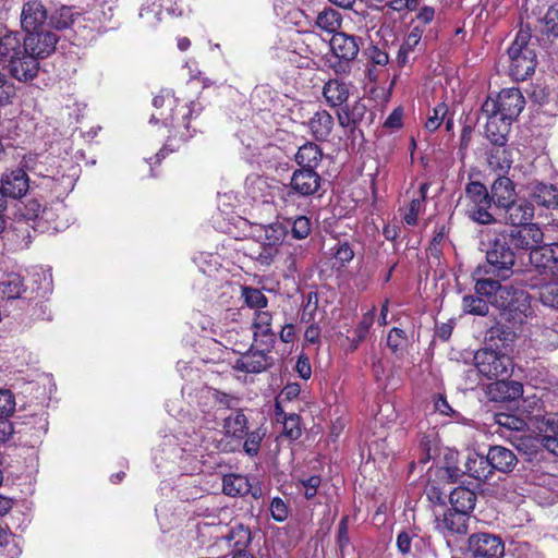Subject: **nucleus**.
Wrapping results in <instances>:
<instances>
[{"instance_id":"17","label":"nucleus","mask_w":558,"mask_h":558,"mask_svg":"<svg viewBox=\"0 0 558 558\" xmlns=\"http://www.w3.org/2000/svg\"><path fill=\"white\" fill-rule=\"evenodd\" d=\"M28 177L22 169L5 173L1 179L0 190L8 198H21L28 191Z\"/></svg>"},{"instance_id":"46","label":"nucleus","mask_w":558,"mask_h":558,"mask_svg":"<svg viewBox=\"0 0 558 558\" xmlns=\"http://www.w3.org/2000/svg\"><path fill=\"white\" fill-rule=\"evenodd\" d=\"M535 342L546 350L558 348V329L554 327H542L535 332Z\"/></svg>"},{"instance_id":"53","label":"nucleus","mask_w":558,"mask_h":558,"mask_svg":"<svg viewBox=\"0 0 558 558\" xmlns=\"http://www.w3.org/2000/svg\"><path fill=\"white\" fill-rule=\"evenodd\" d=\"M422 538L414 532L402 531L397 536V547L402 555L412 554V545L417 546Z\"/></svg>"},{"instance_id":"12","label":"nucleus","mask_w":558,"mask_h":558,"mask_svg":"<svg viewBox=\"0 0 558 558\" xmlns=\"http://www.w3.org/2000/svg\"><path fill=\"white\" fill-rule=\"evenodd\" d=\"M322 186V177L313 169L300 168L290 179L288 195L296 194L301 197L315 195Z\"/></svg>"},{"instance_id":"14","label":"nucleus","mask_w":558,"mask_h":558,"mask_svg":"<svg viewBox=\"0 0 558 558\" xmlns=\"http://www.w3.org/2000/svg\"><path fill=\"white\" fill-rule=\"evenodd\" d=\"M57 43V35L49 31H36L28 33L22 40V45L27 48L36 60L38 58H46L52 53L56 49Z\"/></svg>"},{"instance_id":"44","label":"nucleus","mask_w":558,"mask_h":558,"mask_svg":"<svg viewBox=\"0 0 558 558\" xmlns=\"http://www.w3.org/2000/svg\"><path fill=\"white\" fill-rule=\"evenodd\" d=\"M474 290L477 295L485 296L488 302H493V298H495L498 292L502 291V287L499 280L484 278L476 280Z\"/></svg>"},{"instance_id":"22","label":"nucleus","mask_w":558,"mask_h":558,"mask_svg":"<svg viewBox=\"0 0 558 558\" xmlns=\"http://www.w3.org/2000/svg\"><path fill=\"white\" fill-rule=\"evenodd\" d=\"M487 457L493 473L495 471L509 473L515 468L518 462V459L513 451L504 446L489 447Z\"/></svg>"},{"instance_id":"56","label":"nucleus","mask_w":558,"mask_h":558,"mask_svg":"<svg viewBox=\"0 0 558 558\" xmlns=\"http://www.w3.org/2000/svg\"><path fill=\"white\" fill-rule=\"evenodd\" d=\"M15 411V398L13 393L8 389H0V417H4L7 420Z\"/></svg>"},{"instance_id":"3","label":"nucleus","mask_w":558,"mask_h":558,"mask_svg":"<svg viewBox=\"0 0 558 558\" xmlns=\"http://www.w3.org/2000/svg\"><path fill=\"white\" fill-rule=\"evenodd\" d=\"M0 60L20 82H28L37 76L39 63L16 34L9 33L1 37Z\"/></svg>"},{"instance_id":"33","label":"nucleus","mask_w":558,"mask_h":558,"mask_svg":"<svg viewBox=\"0 0 558 558\" xmlns=\"http://www.w3.org/2000/svg\"><path fill=\"white\" fill-rule=\"evenodd\" d=\"M322 157L323 153L318 145L308 142L299 148L295 155V161L301 168L315 170L322 161Z\"/></svg>"},{"instance_id":"61","label":"nucleus","mask_w":558,"mask_h":558,"mask_svg":"<svg viewBox=\"0 0 558 558\" xmlns=\"http://www.w3.org/2000/svg\"><path fill=\"white\" fill-rule=\"evenodd\" d=\"M269 510L272 519L277 522H283L289 517V508L280 497L272 498Z\"/></svg>"},{"instance_id":"20","label":"nucleus","mask_w":558,"mask_h":558,"mask_svg":"<svg viewBox=\"0 0 558 558\" xmlns=\"http://www.w3.org/2000/svg\"><path fill=\"white\" fill-rule=\"evenodd\" d=\"M330 48L338 59L352 61L359 53L357 38L345 33H335L330 39Z\"/></svg>"},{"instance_id":"51","label":"nucleus","mask_w":558,"mask_h":558,"mask_svg":"<svg viewBox=\"0 0 558 558\" xmlns=\"http://www.w3.org/2000/svg\"><path fill=\"white\" fill-rule=\"evenodd\" d=\"M161 7L156 3L143 5L140 11V17L148 28H155L161 21Z\"/></svg>"},{"instance_id":"41","label":"nucleus","mask_w":558,"mask_h":558,"mask_svg":"<svg viewBox=\"0 0 558 558\" xmlns=\"http://www.w3.org/2000/svg\"><path fill=\"white\" fill-rule=\"evenodd\" d=\"M539 439L544 436L558 435V413H546L535 417Z\"/></svg>"},{"instance_id":"4","label":"nucleus","mask_w":558,"mask_h":558,"mask_svg":"<svg viewBox=\"0 0 558 558\" xmlns=\"http://www.w3.org/2000/svg\"><path fill=\"white\" fill-rule=\"evenodd\" d=\"M508 70L515 81H525L534 74L537 65L535 44L529 27H520L510 47L507 49Z\"/></svg>"},{"instance_id":"8","label":"nucleus","mask_w":558,"mask_h":558,"mask_svg":"<svg viewBox=\"0 0 558 558\" xmlns=\"http://www.w3.org/2000/svg\"><path fill=\"white\" fill-rule=\"evenodd\" d=\"M474 363L478 373L487 379L509 378L513 372L512 359L490 349L478 350Z\"/></svg>"},{"instance_id":"31","label":"nucleus","mask_w":558,"mask_h":558,"mask_svg":"<svg viewBox=\"0 0 558 558\" xmlns=\"http://www.w3.org/2000/svg\"><path fill=\"white\" fill-rule=\"evenodd\" d=\"M349 94L348 85L338 80L328 81L323 88V95L331 107L342 106L348 100Z\"/></svg>"},{"instance_id":"37","label":"nucleus","mask_w":558,"mask_h":558,"mask_svg":"<svg viewBox=\"0 0 558 558\" xmlns=\"http://www.w3.org/2000/svg\"><path fill=\"white\" fill-rule=\"evenodd\" d=\"M276 417L278 422H281L283 425V434L290 439H298L302 432L300 426V416L292 413L286 414L282 409L277 404L276 405Z\"/></svg>"},{"instance_id":"27","label":"nucleus","mask_w":558,"mask_h":558,"mask_svg":"<svg viewBox=\"0 0 558 558\" xmlns=\"http://www.w3.org/2000/svg\"><path fill=\"white\" fill-rule=\"evenodd\" d=\"M311 134L317 141H326L333 128V118L326 110H319L308 121Z\"/></svg>"},{"instance_id":"7","label":"nucleus","mask_w":558,"mask_h":558,"mask_svg":"<svg viewBox=\"0 0 558 558\" xmlns=\"http://www.w3.org/2000/svg\"><path fill=\"white\" fill-rule=\"evenodd\" d=\"M525 99L519 88H504L496 98L488 97L482 105L483 114H498L506 121H514L522 112Z\"/></svg>"},{"instance_id":"58","label":"nucleus","mask_w":558,"mask_h":558,"mask_svg":"<svg viewBox=\"0 0 558 558\" xmlns=\"http://www.w3.org/2000/svg\"><path fill=\"white\" fill-rule=\"evenodd\" d=\"M254 340L255 342H260L264 348L262 350L269 351L276 341V333L272 331L271 327L267 328H254Z\"/></svg>"},{"instance_id":"54","label":"nucleus","mask_w":558,"mask_h":558,"mask_svg":"<svg viewBox=\"0 0 558 558\" xmlns=\"http://www.w3.org/2000/svg\"><path fill=\"white\" fill-rule=\"evenodd\" d=\"M209 392L211 395V398H213L215 404H217L219 407V409L231 410L232 412L239 409V403H240L239 398L228 395L226 392L219 391L217 389H214Z\"/></svg>"},{"instance_id":"36","label":"nucleus","mask_w":558,"mask_h":558,"mask_svg":"<svg viewBox=\"0 0 558 558\" xmlns=\"http://www.w3.org/2000/svg\"><path fill=\"white\" fill-rule=\"evenodd\" d=\"M423 35V29L418 26H415L411 29V32L405 37L403 44L400 46L398 51L397 60L399 65L404 66L409 62V56L415 49V47L420 44Z\"/></svg>"},{"instance_id":"50","label":"nucleus","mask_w":558,"mask_h":558,"mask_svg":"<svg viewBox=\"0 0 558 558\" xmlns=\"http://www.w3.org/2000/svg\"><path fill=\"white\" fill-rule=\"evenodd\" d=\"M242 298L245 304L251 308L260 310L267 306V298L256 288L243 287Z\"/></svg>"},{"instance_id":"43","label":"nucleus","mask_w":558,"mask_h":558,"mask_svg":"<svg viewBox=\"0 0 558 558\" xmlns=\"http://www.w3.org/2000/svg\"><path fill=\"white\" fill-rule=\"evenodd\" d=\"M409 345V338L404 330L392 328L387 336V347L396 355H402Z\"/></svg>"},{"instance_id":"59","label":"nucleus","mask_w":558,"mask_h":558,"mask_svg":"<svg viewBox=\"0 0 558 558\" xmlns=\"http://www.w3.org/2000/svg\"><path fill=\"white\" fill-rule=\"evenodd\" d=\"M311 232V220L305 216H299L293 220L291 233L294 239L302 240Z\"/></svg>"},{"instance_id":"1","label":"nucleus","mask_w":558,"mask_h":558,"mask_svg":"<svg viewBox=\"0 0 558 558\" xmlns=\"http://www.w3.org/2000/svg\"><path fill=\"white\" fill-rule=\"evenodd\" d=\"M153 105L157 109L166 107L169 111L167 113L165 111H160L158 114L153 113L150 118V122L162 121L170 133L167 143L155 157L154 163L157 165L165 157L166 151H173L179 148V145L174 143L177 140L185 142L192 137L189 119L193 114H198L202 111V107L195 101H191L189 105H178L177 99L169 90L157 95L153 100Z\"/></svg>"},{"instance_id":"39","label":"nucleus","mask_w":558,"mask_h":558,"mask_svg":"<svg viewBox=\"0 0 558 558\" xmlns=\"http://www.w3.org/2000/svg\"><path fill=\"white\" fill-rule=\"evenodd\" d=\"M493 201H488V204L468 205L466 214L468 217L481 225H492L497 221L495 214L489 211L492 208Z\"/></svg>"},{"instance_id":"49","label":"nucleus","mask_w":558,"mask_h":558,"mask_svg":"<svg viewBox=\"0 0 558 558\" xmlns=\"http://www.w3.org/2000/svg\"><path fill=\"white\" fill-rule=\"evenodd\" d=\"M543 34L548 38H558V3L553 4L543 17Z\"/></svg>"},{"instance_id":"42","label":"nucleus","mask_w":558,"mask_h":558,"mask_svg":"<svg viewBox=\"0 0 558 558\" xmlns=\"http://www.w3.org/2000/svg\"><path fill=\"white\" fill-rule=\"evenodd\" d=\"M465 197L469 201L468 205L488 204V201H492L486 186L477 181H472L466 185Z\"/></svg>"},{"instance_id":"29","label":"nucleus","mask_w":558,"mask_h":558,"mask_svg":"<svg viewBox=\"0 0 558 558\" xmlns=\"http://www.w3.org/2000/svg\"><path fill=\"white\" fill-rule=\"evenodd\" d=\"M366 113V106L357 100L352 105H345L337 112L339 124L342 128L355 129Z\"/></svg>"},{"instance_id":"26","label":"nucleus","mask_w":558,"mask_h":558,"mask_svg":"<svg viewBox=\"0 0 558 558\" xmlns=\"http://www.w3.org/2000/svg\"><path fill=\"white\" fill-rule=\"evenodd\" d=\"M223 429L228 437L245 438L248 429V420L243 410L238 409L223 418Z\"/></svg>"},{"instance_id":"18","label":"nucleus","mask_w":558,"mask_h":558,"mask_svg":"<svg viewBox=\"0 0 558 558\" xmlns=\"http://www.w3.org/2000/svg\"><path fill=\"white\" fill-rule=\"evenodd\" d=\"M490 198L497 209H504L517 199L515 186L512 180L505 175H498L492 184Z\"/></svg>"},{"instance_id":"24","label":"nucleus","mask_w":558,"mask_h":558,"mask_svg":"<svg viewBox=\"0 0 558 558\" xmlns=\"http://www.w3.org/2000/svg\"><path fill=\"white\" fill-rule=\"evenodd\" d=\"M465 473L478 481H487L494 473L487 454L470 452L464 462Z\"/></svg>"},{"instance_id":"19","label":"nucleus","mask_w":558,"mask_h":558,"mask_svg":"<svg viewBox=\"0 0 558 558\" xmlns=\"http://www.w3.org/2000/svg\"><path fill=\"white\" fill-rule=\"evenodd\" d=\"M46 20L47 11L41 2L34 0L23 5L21 25L27 33L38 31Z\"/></svg>"},{"instance_id":"52","label":"nucleus","mask_w":558,"mask_h":558,"mask_svg":"<svg viewBox=\"0 0 558 558\" xmlns=\"http://www.w3.org/2000/svg\"><path fill=\"white\" fill-rule=\"evenodd\" d=\"M322 478L318 475H312L306 478H300L295 486L299 493H301L306 499H312L316 496L317 489L320 486Z\"/></svg>"},{"instance_id":"63","label":"nucleus","mask_w":558,"mask_h":558,"mask_svg":"<svg viewBox=\"0 0 558 558\" xmlns=\"http://www.w3.org/2000/svg\"><path fill=\"white\" fill-rule=\"evenodd\" d=\"M423 205H424L423 199L413 198L410 202L409 208L403 216V219L407 225L414 226L416 223L417 216H418L420 211L422 210Z\"/></svg>"},{"instance_id":"55","label":"nucleus","mask_w":558,"mask_h":558,"mask_svg":"<svg viewBox=\"0 0 558 558\" xmlns=\"http://www.w3.org/2000/svg\"><path fill=\"white\" fill-rule=\"evenodd\" d=\"M447 113H448V107L446 104L441 102V104L437 105L433 110V114L428 117V119L425 123V128L429 132H435L440 126L442 121L445 120Z\"/></svg>"},{"instance_id":"47","label":"nucleus","mask_w":558,"mask_h":558,"mask_svg":"<svg viewBox=\"0 0 558 558\" xmlns=\"http://www.w3.org/2000/svg\"><path fill=\"white\" fill-rule=\"evenodd\" d=\"M283 251L279 248H274L268 246L267 244L259 243L257 250H254L250 253V257L255 259L262 266H270L276 257L282 253Z\"/></svg>"},{"instance_id":"9","label":"nucleus","mask_w":558,"mask_h":558,"mask_svg":"<svg viewBox=\"0 0 558 558\" xmlns=\"http://www.w3.org/2000/svg\"><path fill=\"white\" fill-rule=\"evenodd\" d=\"M50 215L51 211L43 207L39 201L35 198L28 199L25 203L23 210H21L22 219L16 221L14 226L16 236L22 238V246H28L31 243L29 227L34 230H43L41 221H48Z\"/></svg>"},{"instance_id":"23","label":"nucleus","mask_w":558,"mask_h":558,"mask_svg":"<svg viewBox=\"0 0 558 558\" xmlns=\"http://www.w3.org/2000/svg\"><path fill=\"white\" fill-rule=\"evenodd\" d=\"M505 220L512 226H526L534 216V207L526 201L514 199L510 205L506 206Z\"/></svg>"},{"instance_id":"15","label":"nucleus","mask_w":558,"mask_h":558,"mask_svg":"<svg viewBox=\"0 0 558 558\" xmlns=\"http://www.w3.org/2000/svg\"><path fill=\"white\" fill-rule=\"evenodd\" d=\"M271 365V359L265 350H248L238 357L233 368L243 373H260Z\"/></svg>"},{"instance_id":"64","label":"nucleus","mask_w":558,"mask_h":558,"mask_svg":"<svg viewBox=\"0 0 558 558\" xmlns=\"http://www.w3.org/2000/svg\"><path fill=\"white\" fill-rule=\"evenodd\" d=\"M427 499L434 505H445L446 495L435 484H429L425 488Z\"/></svg>"},{"instance_id":"60","label":"nucleus","mask_w":558,"mask_h":558,"mask_svg":"<svg viewBox=\"0 0 558 558\" xmlns=\"http://www.w3.org/2000/svg\"><path fill=\"white\" fill-rule=\"evenodd\" d=\"M15 96V87L4 74L0 73V107L12 102Z\"/></svg>"},{"instance_id":"62","label":"nucleus","mask_w":558,"mask_h":558,"mask_svg":"<svg viewBox=\"0 0 558 558\" xmlns=\"http://www.w3.org/2000/svg\"><path fill=\"white\" fill-rule=\"evenodd\" d=\"M354 252L348 243H339L333 253V258L339 267H343L347 263L352 260Z\"/></svg>"},{"instance_id":"11","label":"nucleus","mask_w":558,"mask_h":558,"mask_svg":"<svg viewBox=\"0 0 558 558\" xmlns=\"http://www.w3.org/2000/svg\"><path fill=\"white\" fill-rule=\"evenodd\" d=\"M468 522L469 515L448 509L442 515L435 517L434 527L450 542V538H457L468 533Z\"/></svg>"},{"instance_id":"38","label":"nucleus","mask_w":558,"mask_h":558,"mask_svg":"<svg viewBox=\"0 0 558 558\" xmlns=\"http://www.w3.org/2000/svg\"><path fill=\"white\" fill-rule=\"evenodd\" d=\"M488 165L493 170L498 171L499 175H502L512 165L511 153L505 146L496 147L490 151Z\"/></svg>"},{"instance_id":"30","label":"nucleus","mask_w":558,"mask_h":558,"mask_svg":"<svg viewBox=\"0 0 558 558\" xmlns=\"http://www.w3.org/2000/svg\"><path fill=\"white\" fill-rule=\"evenodd\" d=\"M531 198L539 206L546 208H557L558 189L553 184L537 182L532 187Z\"/></svg>"},{"instance_id":"25","label":"nucleus","mask_w":558,"mask_h":558,"mask_svg":"<svg viewBox=\"0 0 558 558\" xmlns=\"http://www.w3.org/2000/svg\"><path fill=\"white\" fill-rule=\"evenodd\" d=\"M476 499V494L464 486L456 487L449 496L452 509L466 515L474 510Z\"/></svg>"},{"instance_id":"34","label":"nucleus","mask_w":558,"mask_h":558,"mask_svg":"<svg viewBox=\"0 0 558 558\" xmlns=\"http://www.w3.org/2000/svg\"><path fill=\"white\" fill-rule=\"evenodd\" d=\"M82 16L80 13H75L70 7H62L58 9L51 16L49 24L58 29H66L74 27L76 24H81Z\"/></svg>"},{"instance_id":"6","label":"nucleus","mask_w":558,"mask_h":558,"mask_svg":"<svg viewBox=\"0 0 558 558\" xmlns=\"http://www.w3.org/2000/svg\"><path fill=\"white\" fill-rule=\"evenodd\" d=\"M81 168L71 159H62L51 163L45 173H41L43 184L50 189L57 197L66 196L75 186Z\"/></svg>"},{"instance_id":"57","label":"nucleus","mask_w":558,"mask_h":558,"mask_svg":"<svg viewBox=\"0 0 558 558\" xmlns=\"http://www.w3.org/2000/svg\"><path fill=\"white\" fill-rule=\"evenodd\" d=\"M264 435L265 434L262 433L260 429H256L251 433L247 432L245 436L246 439L243 445V448L247 454L256 456L258 453Z\"/></svg>"},{"instance_id":"5","label":"nucleus","mask_w":558,"mask_h":558,"mask_svg":"<svg viewBox=\"0 0 558 558\" xmlns=\"http://www.w3.org/2000/svg\"><path fill=\"white\" fill-rule=\"evenodd\" d=\"M486 260L488 269L485 274H493L501 280L509 279L513 274L515 254L506 232L494 233L487 242Z\"/></svg>"},{"instance_id":"2","label":"nucleus","mask_w":558,"mask_h":558,"mask_svg":"<svg viewBox=\"0 0 558 558\" xmlns=\"http://www.w3.org/2000/svg\"><path fill=\"white\" fill-rule=\"evenodd\" d=\"M524 276L526 286L539 290V301L558 310V244L532 253Z\"/></svg>"},{"instance_id":"40","label":"nucleus","mask_w":558,"mask_h":558,"mask_svg":"<svg viewBox=\"0 0 558 558\" xmlns=\"http://www.w3.org/2000/svg\"><path fill=\"white\" fill-rule=\"evenodd\" d=\"M316 25L325 32L335 33L341 25V16L331 8L325 9L318 13Z\"/></svg>"},{"instance_id":"21","label":"nucleus","mask_w":558,"mask_h":558,"mask_svg":"<svg viewBox=\"0 0 558 558\" xmlns=\"http://www.w3.org/2000/svg\"><path fill=\"white\" fill-rule=\"evenodd\" d=\"M487 118L485 134L489 142L496 147H504L508 141L511 122L504 120L500 116L492 113L484 114Z\"/></svg>"},{"instance_id":"28","label":"nucleus","mask_w":558,"mask_h":558,"mask_svg":"<svg viewBox=\"0 0 558 558\" xmlns=\"http://www.w3.org/2000/svg\"><path fill=\"white\" fill-rule=\"evenodd\" d=\"M287 235V229L279 222L264 226L260 229V233L257 235L258 242L267 244L270 247L287 251V246L283 245V241Z\"/></svg>"},{"instance_id":"32","label":"nucleus","mask_w":558,"mask_h":558,"mask_svg":"<svg viewBox=\"0 0 558 558\" xmlns=\"http://www.w3.org/2000/svg\"><path fill=\"white\" fill-rule=\"evenodd\" d=\"M26 291L23 278L15 272L8 274L0 281V295L5 300H16L22 298Z\"/></svg>"},{"instance_id":"48","label":"nucleus","mask_w":558,"mask_h":558,"mask_svg":"<svg viewBox=\"0 0 558 558\" xmlns=\"http://www.w3.org/2000/svg\"><path fill=\"white\" fill-rule=\"evenodd\" d=\"M21 549L10 533L0 529V558H17Z\"/></svg>"},{"instance_id":"16","label":"nucleus","mask_w":558,"mask_h":558,"mask_svg":"<svg viewBox=\"0 0 558 558\" xmlns=\"http://www.w3.org/2000/svg\"><path fill=\"white\" fill-rule=\"evenodd\" d=\"M487 393L496 402L511 401L522 396L523 386L520 381L498 378L487 386Z\"/></svg>"},{"instance_id":"10","label":"nucleus","mask_w":558,"mask_h":558,"mask_svg":"<svg viewBox=\"0 0 558 558\" xmlns=\"http://www.w3.org/2000/svg\"><path fill=\"white\" fill-rule=\"evenodd\" d=\"M469 549L473 558H501L505 545L497 535L476 533L469 537Z\"/></svg>"},{"instance_id":"35","label":"nucleus","mask_w":558,"mask_h":558,"mask_svg":"<svg viewBox=\"0 0 558 558\" xmlns=\"http://www.w3.org/2000/svg\"><path fill=\"white\" fill-rule=\"evenodd\" d=\"M222 490L231 497L245 496L251 492V483L246 476L229 474L223 477Z\"/></svg>"},{"instance_id":"13","label":"nucleus","mask_w":558,"mask_h":558,"mask_svg":"<svg viewBox=\"0 0 558 558\" xmlns=\"http://www.w3.org/2000/svg\"><path fill=\"white\" fill-rule=\"evenodd\" d=\"M508 239L511 245L519 250H530L531 253L538 252L543 248L550 247L543 246L539 247L543 242V232L542 230L534 223H530L526 226H522L517 231H512L508 234Z\"/></svg>"},{"instance_id":"45","label":"nucleus","mask_w":558,"mask_h":558,"mask_svg":"<svg viewBox=\"0 0 558 558\" xmlns=\"http://www.w3.org/2000/svg\"><path fill=\"white\" fill-rule=\"evenodd\" d=\"M463 311L468 314L485 316L488 314V301L480 295H465L462 300Z\"/></svg>"}]
</instances>
